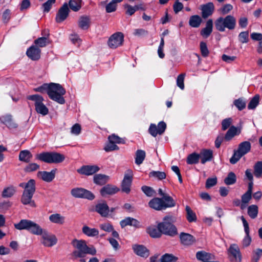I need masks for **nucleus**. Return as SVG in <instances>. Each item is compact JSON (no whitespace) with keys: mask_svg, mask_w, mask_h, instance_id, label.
Masks as SVG:
<instances>
[{"mask_svg":"<svg viewBox=\"0 0 262 262\" xmlns=\"http://www.w3.org/2000/svg\"><path fill=\"white\" fill-rule=\"evenodd\" d=\"M72 245L75 249L72 252V256L76 259L83 258L86 254L95 255L96 250L93 246H88L84 240L74 239L72 241Z\"/></svg>","mask_w":262,"mask_h":262,"instance_id":"nucleus-1","label":"nucleus"},{"mask_svg":"<svg viewBox=\"0 0 262 262\" xmlns=\"http://www.w3.org/2000/svg\"><path fill=\"white\" fill-rule=\"evenodd\" d=\"M19 186L24 188L21 198V202L24 205L30 204L31 206L35 207L36 204L32 200L35 191V181L33 179H30L26 183H20Z\"/></svg>","mask_w":262,"mask_h":262,"instance_id":"nucleus-2","label":"nucleus"},{"mask_svg":"<svg viewBox=\"0 0 262 262\" xmlns=\"http://www.w3.org/2000/svg\"><path fill=\"white\" fill-rule=\"evenodd\" d=\"M176 203L170 195H165L164 198H154L148 202L150 208L157 211L165 210L176 206Z\"/></svg>","mask_w":262,"mask_h":262,"instance_id":"nucleus-3","label":"nucleus"},{"mask_svg":"<svg viewBox=\"0 0 262 262\" xmlns=\"http://www.w3.org/2000/svg\"><path fill=\"white\" fill-rule=\"evenodd\" d=\"M176 221L175 216L171 215L165 216L163 222L158 225V227L161 230L162 234L173 236L177 234L176 227L173 224Z\"/></svg>","mask_w":262,"mask_h":262,"instance_id":"nucleus-4","label":"nucleus"},{"mask_svg":"<svg viewBox=\"0 0 262 262\" xmlns=\"http://www.w3.org/2000/svg\"><path fill=\"white\" fill-rule=\"evenodd\" d=\"M236 25V19L231 15L220 17L214 22L215 29L220 32H224L226 29L233 30L235 28Z\"/></svg>","mask_w":262,"mask_h":262,"instance_id":"nucleus-5","label":"nucleus"},{"mask_svg":"<svg viewBox=\"0 0 262 262\" xmlns=\"http://www.w3.org/2000/svg\"><path fill=\"white\" fill-rule=\"evenodd\" d=\"M66 92L65 89L60 84L55 83H50L48 95L51 100L60 104H64L65 99L63 96Z\"/></svg>","mask_w":262,"mask_h":262,"instance_id":"nucleus-6","label":"nucleus"},{"mask_svg":"<svg viewBox=\"0 0 262 262\" xmlns=\"http://www.w3.org/2000/svg\"><path fill=\"white\" fill-rule=\"evenodd\" d=\"M14 227L17 230H26L31 233L36 235H39L40 234H42V231L44 230L37 223L26 219L21 220L19 223L14 224Z\"/></svg>","mask_w":262,"mask_h":262,"instance_id":"nucleus-7","label":"nucleus"},{"mask_svg":"<svg viewBox=\"0 0 262 262\" xmlns=\"http://www.w3.org/2000/svg\"><path fill=\"white\" fill-rule=\"evenodd\" d=\"M37 160L47 163H59L64 161L63 155L56 152H43L36 155Z\"/></svg>","mask_w":262,"mask_h":262,"instance_id":"nucleus-8","label":"nucleus"},{"mask_svg":"<svg viewBox=\"0 0 262 262\" xmlns=\"http://www.w3.org/2000/svg\"><path fill=\"white\" fill-rule=\"evenodd\" d=\"M27 99L34 102L35 110L37 113L41 114L43 116H45L48 114L49 110L43 104V101L44 99L41 96L38 94L29 95L27 97Z\"/></svg>","mask_w":262,"mask_h":262,"instance_id":"nucleus-9","label":"nucleus"},{"mask_svg":"<svg viewBox=\"0 0 262 262\" xmlns=\"http://www.w3.org/2000/svg\"><path fill=\"white\" fill-rule=\"evenodd\" d=\"M41 235V243L47 247H51L57 243V238L56 236L53 234L49 233L47 230L42 231Z\"/></svg>","mask_w":262,"mask_h":262,"instance_id":"nucleus-10","label":"nucleus"},{"mask_svg":"<svg viewBox=\"0 0 262 262\" xmlns=\"http://www.w3.org/2000/svg\"><path fill=\"white\" fill-rule=\"evenodd\" d=\"M124 41V35L122 32H118L111 36L107 43L112 49H116L122 45Z\"/></svg>","mask_w":262,"mask_h":262,"instance_id":"nucleus-11","label":"nucleus"},{"mask_svg":"<svg viewBox=\"0 0 262 262\" xmlns=\"http://www.w3.org/2000/svg\"><path fill=\"white\" fill-rule=\"evenodd\" d=\"M71 193L75 198H84L90 200L95 198V195L91 191L82 188H73Z\"/></svg>","mask_w":262,"mask_h":262,"instance_id":"nucleus-12","label":"nucleus"},{"mask_svg":"<svg viewBox=\"0 0 262 262\" xmlns=\"http://www.w3.org/2000/svg\"><path fill=\"white\" fill-rule=\"evenodd\" d=\"M133 181V172L130 170H128L127 173L124 174V178L121 183L122 191L128 193L130 191V186Z\"/></svg>","mask_w":262,"mask_h":262,"instance_id":"nucleus-13","label":"nucleus"},{"mask_svg":"<svg viewBox=\"0 0 262 262\" xmlns=\"http://www.w3.org/2000/svg\"><path fill=\"white\" fill-rule=\"evenodd\" d=\"M100 169V167L96 165H83L77 171L80 174L89 176L97 173Z\"/></svg>","mask_w":262,"mask_h":262,"instance_id":"nucleus-14","label":"nucleus"},{"mask_svg":"<svg viewBox=\"0 0 262 262\" xmlns=\"http://www.w3.org/2000/svg\"><path fill=\"white\" fill-rule=\"evenodd\" d=\"M228 252L229 256L231 257L230 260L231 261H236L238 262L241 261L242 255L237 245L235 244H231L228 250Z\"/></svg>","mask_w":262,"mask_h":262,"instance_id":"nucleus-15","label":"nucleus"},{"mask_svg":"<svg viewBox=\"0 0 262 262\" xmlns=\"http://www.w3.org/2000/svg\"><path fill=\"white\" fill-rule=\"evenodd\" d=\"M69 13V9L67 3H64L62 7L59 9L56 16V21L60 23L64 21L68 16Z\"/></svg>","mask_w":262,"mask_h":262,"instance_id":"nucleus-16","label":"nucleus"},{"mask_svg":"<svg viewBox=\"0 0 262 262\" xmlns=\"http://www.w3.org/2000/svg\"><path fill=\"white\" fill-rule=\"evenodd\" d=\"M41 50L35 46H31L27 51V56L32 60H37L40 57Z\"/></svg>","mask_w":262,"mask_h":262,"instance_id":"nucleus-17","label":"nucleus"},{"mask_svg":"<svg viewBox=\"0 0 262 262\" xmlns=\"http://www.w3.org/2000/svg\"><path fill=\"white\" fill-rule=\"evenodd\" d=\"M202 16L203 18H207L212 15L214 10V6L211 2L201 6Z\"/></svg>","mask_w":262,"mask_h":262,"instance_id":"nucleus-18","label":"nucleus"},{"mask_svg":"<svg viewBox=\"0 0 262 262\" xmlns=\"http://www.w3.org/2000/svg\"><path fill=\"white\" fill-rule=\"evenodd\" d=\"M0 121L10 129L17 127V124L13 120L12 115L7 114L0 117Z\"/></svg>","mask_w":262,"mask_h":262,"instance_id":"nucleus-19","label":"nucleus"},{"mask_svg":"<svg viewBox=\"0 0 262 262\" xmlns=\"http://www.w3.org/2000/svg\"><path fill=\"white\" fill-rule=\"evenodd\" d=\"M132 248L134 253L138 256L147 258L149 255V250L142 245H134Z\"/></svg>","mask_w":262,"mask_h":262,"instance_id":"nucleus-20","label":"nucleus"},{"mask_svg":"<svg viewBox=\"0 0 262 262\" xmlns=\"http://www.w3.org/2000/svg\"><path fill=\"white\" fill-rule=\"evenodd\" d=\"M119 191V189L116 186L112 184H107L103 186L100 190V192L102 196L106 195H113Z\"/></svg>","mask_w":262,"mask_h":262,"instance_id":"nucleus-21","label":"nucleus"},{"mask_svg":"<svg viewBox=\"0 0 262 262\" xmlns=\"http://www.w3.org/2000/svg\"><path fill=\"white\" fill-rule=\"evenodd\" d=\"M199 156L201 163L204 164L213 159V151L211 149H203L200 151Z\"/></svg>","mask_w":262,"mask_h":262,"instance_id":"nucleus-22","label":"nucleus"},{"mask_svg":"<svg viewBox=\"0 0 262 262\" xmlns=\"http://www.w3.org/2000/svg\"><path fill=\"white\" fill-rule=\"evenodd\" d=\"M56 169H53L50 172L46 171H38L37 177L47 182H51L55 178Z\"/></svg>","mask_w":262,"mask_h":262,"instance_id":"nucleus-23","label":"nucleus"},{"mask_svg":"<svg viewBox=\"0 0 262 262\" xmlns=\"http://www.w3.org/2000/svg\"><path fill=\"white\" fill-rule=\"evenodd\" d=\"M95 210L103 217L108 215L109 207L105 202L98 203L95 207Z\"/></svg>","mask_w":262,"mask_h":262,"instance_id":"nucleus-24","label":"nucleus"},{"mask_svg":"<svg viewBox=\"0 0 262 262\" xmlns=\"http://www.w3.org/2000/svg\"><path fill=\"white\" fill-rule=\"evenodd\" d=\"M180 238L181 243L186 246L191 245L195 241V238L192 235L184 232L180 233Z\"/></svg>","mask_w":262,"mask_h":262,"instance_id":"nucleus-25","label":"nucleus"},{"mask_svg":"<svg viewBox=\"0 0 262 262\" xmlns=\"http://www.w3.org/2000/svg\"><path fill=\"white\" fill-rule=\"evenodd\" d=\"M110 180V177L104 174H95L93 177V182L98 185L102 186Z\"/></svg>","mask_w":262,"mask_h":262,"instance_id":"nucleus-26","label":"nucleus"},{"mask_svg":"<svg viewBox=\"0 0 262 262\" xmlns=\"http://www.w3.org/2000/svg\"><path fill=\"white\" fill-rule=\"evenodd\" d=\"M91 24V18L89 16L83 15L80 17L78 25L80 28L83 30L88 29Z\"/></svg>","mask_w":262,"mask_h":262,"instance_id":"nucleus-27","label":"nucleus"},{"mask_svg":"<svg viewBox=\"0 0 262 262\" xmlns=\"http://www.w3.org/2000/svg\"><path fill=\"white\" fill-rule=\"evenodd\" d=\"M213 28V21L211 19H208L206 24V27L201 31V34L205 38H207L211 33Z\"/></svg>","mask_w":262,"mask_h":262,"instance_id":"nucleus-28","label":"nucleus"},{"mask_svg":"<svg viewBox=\"0 0 262 262\" xmlns=\"http://www.w3.org/2000/svg\"><path fill=\"white\" fill-rule=\"evenodd\" d=\"M251 148V144L249 141H244L241 142L238 146L237 150L239 151L243 156L248 153Z\"/></svg>","mask_w":262,"mask_h":262,"instance_id":"nucleus-29","label":"nucleus"},{"mask_svg":"<svg viewBox=\"0 0 262 262\" xmlns=\"http://www.w3.org/2000/svg\"><path fill=\"white\" fill-rule=\"evenodd\" d=\"M49 219L51 222L54 224L62 225L65 222L64 216L59 213L52 214L49 216Z\"/></svg>","mask_w":262,"mask_h":262,"instance_id":"nucleus-30","label":"nucleus"},{"mask_svg":"<svg viewBox=\"0 0 262 262\" xmlns=\"http://www.w3.org/2000/svg\"><path fill=\"white\" fill-rule=\"evenodd\" d=\"M240 132V130H238L237 127L231 126L227 132L225 136V139L226 141H229L235 135H238Z\"/></svg>","mask_w":262,"mask_h":262,"instance_id":"nucleus-31","label":"nucleus"},{"mask_svg":"<svg viewBox=\"0 0 262 262\" xmlns=\"http://www.w3.org/2000/svg\"><path fill=\"white\" fill-rule=\"evenodd\" d=\"M82 232L90 237L97 236L99 234V231L96 228H91L87 226H84L82 229Z\"/></svg>","mask_w":262,"mask_h":262,"instance_id":"nucleus-32","label":"nucleus"},{"mask_svg":"<svg viewBox=\"0 0 262 262\" xmlns=\"http://www.w3.org/2000/svg\"><path fill=\"white\" fill-rule=\"evenodd\" d=\"M202 21V20L199 15H194L190 17L189 25L193 28H198Z\"/></svg>","mask_w":262,"mask_h":262,"instance_id":"nucleus-33","label":"nucleus"},{"mask_svg":"<svg viewBox=\"0 0 262 262\" xmlns=\"http://www.w3.org/2000/svg\"><path fill=\"white\" fill-rule=\"evenodd\" d=\"M32 155L28 150H22L19 152V160L21 161L28 163L30 161Z\"/></svg>","mask_w":262,"mask_h":262,"instance_id":"nucleus-34","label":"nucleus"},{"mask_svg":"<svg viewBox=\"0 0 262 262\" xmlns=\"http://www.w3.org/2000/svg\"><path fill=\"white\" fill-rule=\"evenodd\" d=\"M252 198V193L246 192L241 197L242 204L241 205V209L244 210L247 207L248 203L250 202Z\"/></svg>","mask_w":262,"mask_h":262,"instance_id":"nucleus-35","label":"nucleus"},{"mask_svg":"<svg viewBox=\"0 0 262 262\" xmlns=\"http://www.w3.org/2000/svg\"><path fill=\"white\" fill-rule=\"evenodd\" d=\"M147 232L153 238L160 237L162 234V231L158 227L157 228L155 227H149L147 229Z\"/></svg>","mask_w":262,"mask_h":262,"instance_id":"nucleus-36","label":"nucleus"},{"mask_svg":"<svg viewBox=\"0 0 262 262\" xmlns=\"http://www.w3.org/2000/svg\"><path fill=\"white\" fill-rule=\"evenodd\" d=\"M258 208L256 205H251L248 207V214L252 219H255L258 215Z\"/></svg>","mask_w":262,"mask_h":262,"instance_id":"nucleus-37","label":"nucleus"},{"mask_svg":"<svg viewBox=\"0 0 262 262\" xmlns=\"http://www.w3.org/2000/svg\"><path fill=\"white\" fill-rule=\"evenodd\" d=\"M145 152L141 149L137 150L136 152L135 163L137 165L142 164L145 158Z\"/></svg>","mask_w":262,"mask_h":262,"instance_id":"nucleus-38","label":"nucleus"},{"mask_svg":"<svg viewBox=\"0 0 262 262\" xmlns=\"http://www.w3.org/2000/svg\"><path fill=\"white\" fill-rule=\"evenodd\" d=\"M35 46L38 48H43L49 43V38L46 37H39L34 40Z\"/></svg>","mask_w":262,"mask_h":262,"instance_id":"nucleus-39","label":"nucleus"},{"mask_svg":"<svg viewBox=\"0 0 262 262\" xmlns=\"http://www.w3.org/2000/svg\"><path fill=\"white\" fill-rule=\"evenodd\" d=\"M199 154L193 152L188 156L187 158V163L188 164H197L199 162Z\"/></svg>","mask_w":262,"mask_h":262,"instance_id":"nucleus-40","label":"nucleus"},{"mask_svg":"<svg viewBox=\"0 0 262 262\" xmlns=\"http://www.w3.org/2000/svg\"><path fill=\"white\" fill-rule=\"evenodd\" d=\"M186 211V218L188 222H192L196 220V216L195 213L191 210V208L186 206L185 207Z\"/></svg>","mask_w":262,"mask_h":262,"instance_id":"nucleus-41","label":"nucleus"},{"mask_svg":"<svg viewBox=\"0 0 262 262\" xmlns=\"http://www.w3.org/2000/svg\"><path fill=\"white\" fill-rule=\"evenodd\" d=\"M82 0H70V8L74 11H78L81 7Z\"/></svg>","mask_w":262,"mask_h":262,"instance_id":"nucleus-42","label":"nucleus"},{"mask_svg":"<svg viewBox=\"0 0 262 262\" xmlns=\"http://www.w3.org/2000/svg\"><path fill=\"white\" fill-rule=\"evenodd\" d=\"M254 174L257 178H260L262 175V162L259 161L254 166Z\"/></svg>","mask_w":262,"mask_h":262,"instance_id":"nucleus-43","label":"nucleus"},{"mask_svg":"<svg viewBox=\"0 0 262 262\" xmlns=\"http://www.w3.org/2000/svg\"><path fill=\"white\" fill-rule=\"evenodd\" d=\"M236 181V177L235 173L230 172L228 173L227 177L225 179L224 182L226 185H230L234 184Z\"/></svg>","mask_w":262,"mask_h":262,"instance_id":"nucleus-44","label":"nucleus"},{"mask_svg":"<svg viewBox=\"0 0 262 262\" xmlns=\"http://www.w3.org/2000/svg\"><path fill=\"white\" fill-rule=\"evenodd\" d=\"M15 192V188L12 187H8L4 189L2 192L3 198H10L14 195Z\"/></svg>","mask_w":262,"mask_h":262,"instance_id":"nucleus-45","label":"nucleus"},{"mask_svg":"<svg viewBox=\"0 0 262 262\" xmlns=\"http://www.w3.org/2000/svg\"><path fill=\"white\" fill-rule=\"evenodd\" d=\"M177 259V257L174 256L172 254L166 253L161 257L160 262H174Z\"/></svg>","mask_w":262,"mask_h":262,"instance_id":"nucleus-46","label":"nucleus"},{"mask_svg":"<svg viewBox=\"0 0 262 262\" xmlns=\"http://www.w3.org/2000/svg\"><path fill=\"white\" fill-rule=\"evenodd\" d=\"M243 155L237 149L234 151L232 157L230 159V162L232 164L236 163Z\"/></svg>","mask_w":262,"mask_h":262,"instance_id":"nucleus-47","label":"nucleus"},{"mask_svg":"<svg viewBox=\"0 0 262 262\" xmlns=\"http://www.w3.org/2000/svg\"><path fill=\"white\" fill-rule=\"evenodd\" d=\"M108 141L116 144L125 143L124 139L121 138L115 134H112L108 136Z\"/></svg>","mask_w":262,"mask_h":262,"instance_id":"nucleus-48","label":"nucleus"},{"mask_svg":"<svg viewBox=\"0 0 262 262\" xmlns=\"http://www.w3.org/2000/svg\"><path fill=\"white\" fill-rule=\"evenodd\" d=\"M196 257L199 260L205 261L210 259V255L205 251H199L196 254Z\"/></svg>","mask_w":262,"mask_h":262,"instance_id":"nucleus-49","label":"nucleus"},{"mask_svg":"<svg viewBox=\"0 0 262 262\" xmlns=\"http://www.w3.org/2000/svg\"><path fill=\"white\" fill-rule=\"evenodd\" d=\"M238 40L242 43H246L249 41V32L248 31H243L241 32L238 36Z\"/></svg>","mask_w":262,"mask_h":262,"instance_id":"nucleus-50","label":"nucleus"},{"mask_svg":"<svg viewBox=\"0 0 262 262\" xmlns=\"http://www.w3.org/2000/svg\"><path fill=\"white\" fill-rule=\"evenodd\" d=\"M259 96L256 95L250 101L248 104V108L249 110L255 108L258 104Z\"/></svg>","mask_w":262,"mask_h":262,"instance_id":"nucleus-51","label":"nucleus"},{"mask_svg":"<svg viewBox=\"0 0 262 262\" xmlns=\"http://www.w3.org/2000/svg\"><path fill=\"white\" fill-rule=\"evenodd\" d=\"M55 3L54 0H48L46 2L44 3L41 6L42 11L45 13H48L51 9L52 6Z\"/></svg>","mask_w":262,"mask_h":262,"instance_id":"nucleus-52","label":"nucleus"},{"mask_svg":"<svg viewBox=\"0 0 262 262\" xmlns=\"http://www.w3.org/2000/svg\"><path fill=\"white\" fill-rule=\"evenodd\" d=\"M149 177H153L158 178L159 180H163L166 178V173L162 171H152L149 174Z\"/></svg>","mask_w":262,"mask_h":262,"instance_id":"nucleus-53","label":"nucleus"},{"mask_svg":"<svg viewBox=\"0 0 262 262\" xmlns=\"http://www.w3.org/2000/svg\"><path fill=\"white\" fill-rule=\"evenodd\" d=\"M39 168V165L35 163H32L26 166L24 169L25 172H31Z\"/></svg>","mask_w":262,"mask_h":262,"instance_id":"nucleus-54","label":"nucleus"},{"mask_svg":"<svg viewBox=\"0 0 262 262\" xmlns=\"http://www.w3.org/2000/svg\"><path fill=\"white\" fill-rule=\"evenodd\" d=\"M233 8L232 5L227 4L223 5V7L220 9L219 11L222 14L225 15L229 13L233 9Z\"/></svg>","mask_w":262,"mask_h":262,"instance_id":"nucleus-55","label":"nucleus"},{"mask_svg":"<svg viewBox=\"0 0 262 262\" xmlns=\"http://www.w3.org/2000/svg\"><path fill=\"white\" fill-rule=\"evenodd\" d=\"M234 104L239 111L243 110L246 107V102L242 98H238L234 101Z\"/></svg>","mask_w":262,"mask_h":262,"instance_id":"nucleus-56","label":"nucleus"},{"mask_svg":"<svg viewBox=\"0 0 262 262\" xmlns=\"http://www.w3.org/2000/svg\"><path fill=\"white\" fill-rule=\"evenodd\" d=\"M185 76V74L182 73L180 74L177 79V85L178 87H179L181 90H183L184 89V80Z\"/></svg>","mask_w":262,"mask_h":262,"instance_id":"nucleus-57","label":"nucleus"},{"mask_svg":"<svg viewBox=\"0 0 262 262\" xmlns=\"http://www.w3.org/2000/svg\"><path fill=\"white\" fill-rule=\"evenodd\" d=\"M119 149V148L117 145L110 141H109V143L106 144L104 148V150L106 152L118 150Z\"/></svg>","mask_w":262,"mask_h":262,"instance_id":"nucleus-58","label":"nucleus"},{"mask_svg":"<svg viewBox=\"0 0 262 262\" xmlns=\"http://www.w3.org/2000/svg\"><path fill=\"white\" fill-rule=\"evenodd\" d=\"M200 50L202 55L203 57H207L209 54V51L207 45L205 42L202 41L200 42Z\"/></svg>","mask_w":262,"mask_h":262,"instance_id":"nucleus-59","label":"nucleus"},{"mask_svg":"<svg viewBox=\"0 0 262 262\" xmlns=\"http://www.w3.org/2000/svg\"><path fill=\"white\" fill-rule=\"evenodd\" d=\"M100 228L106 232H111L113 230V226L109 223H105L99 225Z\"/></svg>","mask_w":262,"mask_h":262,"instance_id":"nucleus-60","label":"nucleus"},{"mask_svg":"<svg viewBox=\"0 0 262 262\" xmlns=\"http://www.w3.org/2000/svg\"><path fill=\"white\" fill-rule=\"evenodd\" d=\"M49 87H50V84L45 83V84H42V85H41L37 88H35L34 89V91L35 92H40L41 93H47L48 94V91H49Z\"/></svg>","mask_w":262,"mask_h":262,"instance_id":"nucleus-61","label":"nucleus"},{"mask_svg":"<svg viewBox=\"0 0 262 262\" xmlns=\"http://www.w3.org/2000/svg\"><path fill=\"white\" fill-rule=\"evenodd\" d=\"M232 119L231 118L224 119L222 122V129L223 130H226L231 124Z\"/></svg>","mask_w":262,"mask_h":262,"instance_id":"nucleus-62","label":"nucleus"},{"mask_svg":"<svg viewBox=\"0 0 262 262\" xmlns=\"http://www.w3.org/2000/svg\"><path fill=\"white\" fill-rule=\"evenodd\" d=\"M149 133L153 137H156L159 134V130L157 126L155 124H151L149 129Z\"/></svg>","mask_w":262,"mask_h":262,"instance_id":"nucleus-63","label":"nucleus"},{"mask_svg":"<svg viewBox=\"0 0 262 262\" xmlns=\"http://www.w3.org/2000/svg\"><path fill=\"white\" fill-rule=\"evenodd\" d=\"M148 34V31L144 29H135L133 34L138 37L143 36Z\"/></svg>","mask_w":262,"mask_h":262,"instance_id":"nucleus-64","label":"nucleus"}]
</instances>
